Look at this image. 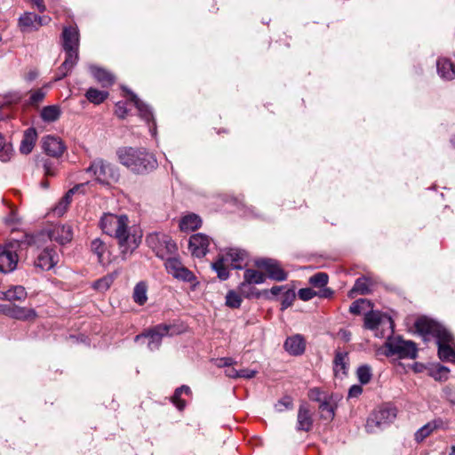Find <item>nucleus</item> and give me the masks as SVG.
I'll return each instance as SVG.
<instances>
[{
    "label": "nucleus",
    "instance_id": "14",
    "mask_svg": "<svg viewBox=\"0 0 455 455\" xmlns=\"http://www.w3.org/2000/svg\"><path fill=\"white\" fill-rule=\"evenodd\" d=\"M210 243L211 239L207 235L202 233L193 235L189 238V251L193 256L204 257L208 252Z\"/></svg>",
    "mask_w": 455,
    "mask_h": 455
},
{
    "label": "nucleus",
    "instance_id": "32",
    "mask_svg": "<svg viewBox=\"0 0 455 455\" xmlns=\"http://www.w3.org/2000/svg\"><path fill=\"white\" fill-rule=\"evenodd\" d=\"M202 224L201 218L194 213L184 216L180 221V228L182 231H194Z\"/></svg>",
    "mask_w": 455,
    "mask_h": 455
},
{
    "label": "nucleus",
    "instance_id": "12",
    "mask_svg": "<svg viewBox=\"0 0 455 455\" xmlns=\"http://www.w3.org/2000/svg\"><path fill=\"white\" fill-rule=\"evenodd\" d=\"M62 46L66 54H78L79 33L76 28L68 27L63 28Z\"/></svg>",
    "mask_w": 455,
    "mask_h": 455
},
{
    "label": "nucleus",
    "instance_id": "7",
    "mask_svg": "<svg viewBox=\"0 0 455 455\" xmlns=\"http://www.w3.org/2000/svg\"><path fill=\"white\" fill-rule=\"evenodd\" d=\"M255 265L263 268L267 276L275 281L282 282L287 279V273L283 269L281 264L273 259H259L255 261Z\"/></svg>",
    "mask_w": 455,
    "mask_h": 455
},
{
    "label": "nucleus",
    "instance_id": "40",
    "mask_svg": "<svg viewBox=\"0 0 455 455\" xmlns=\"http://www.w3.org/2000/svg\"><path fill=\"white\" fill-rule=\"evenodd\" d=\"M60 109L56 105L44 107L41 111V117L44 121L51 123L59 119Z\"/></svg>",
    "mask_w": 455,
    "mask_h": 455
},
{
    "label": "nucleus",
    "instance_id": "11",
    "mask_svg": "<svg viewBox=\"0 0 455 455\" xmlns=\"http://www.w3.org/2000/svg\"><path fill=\"white\" fill-rule=\"evenodd\" d=\"M51 20L48 16L40 17L34 12H26L19 20V24L23 31H33L47 25Z\"/></svg>",
    "mask_w": 455,
    "mask_h": 455
},
{
    "label": "nucleus",
    "instance_id": "5",
    "mask_svg": "<svg viewBox=\"0 0 455 455\" xmlns=\"http://www.w3.org/2000/svg\"><path fill=\"white\" fill-rule=\"evenodd\" d=\"M388 355H397L400 358L414 359L417 356L416 344L411 340H404L400 337L389 338L386 342Z\"/></svg>",
    "mask_w": 455,
    "mask_h": 455
},
{
    "label": "nucleus",
    "instance_id": "1",
    "mask_svg": "<svg viewBox=\"0 0 455 455\" xmlns=\"http://www.w3.org/2000/svg\"><path fill=\"white\" fill-rule=\"evenodd\" d=\"M100 227L105 234L114 236L117 240L124 259L132 254L141 242V235L130 233L129 220L126 215L105 213L100 218Z\"/></svg>",
    "mask_w": 455,
    "mask_h": 455
},
{
    "label": "nucleus",
    "instance_id": "46",
    "mask_svg": "<svg viewBox=\"0 0 455 455\" xmlns=\"http://www.w3.org/2000/svg\"><path fill=\"white\" fill-rule=\"evenodd\" d=\"M242 303V295L239 291H229L226 295V305L231 308L240 307Z\"/></svg>",
    "mask_w": 455,
    "mask_h": 455
},
{
    "label": "nucleus",
    "instance_id": "50",
    "mask_svg": "<svg viewBox=\"0 0 455 455\" xmlns=\"http://www.w3.org/2000/svg\"><path fill=\"white\" fill-rule=\"evenodd\" d=\"M183 389L189 391V387L188 386H181L175 390L174 395L172 397V402L179 410H183L186 406L185 402L180 398L181 394H183Z\"/></svg>",
    "mask_w": 455,
    "mask_h": 455
},
{
    "label": "nucleus",
    "instance_id": "23",
    "mask_svg": "<svg viewBox=\"0 0 455 455\" xmlns=\"http://www.w3.org/2000/svg\"><path fill=\"white\" fill-rule=\"evenodd\" d=\"M438 75L445 80L455 78V64L448 58H439L436 61Z\"/></svg>",
    "mask_w": 455,
    "mask_h": 455
},
{
    "label": "nucleus",
    "instance_id": "9",
    "mask_svg": "<svg viewBox=\"0 0 455 455\" xmlns=\"http://www.w3.org/2000/svg\"><path fill=\"white\" fill-rule=\"evenodd\" d=\"M416 331L421 335H432L436 339L447 330L438 323L427 317H420L415 322Z\"/></svg>",
    "mask_w": 455,
    "mask_h": 455
},
{
    "label": "nucleus",
    "instance_id": "13",
    "mask_svg": "<svg viewBox=\"0 0 455 455\" xmlns=\"http://www.w3.org/2000/svg\"><path fill=\"white\" fill-rule=\"evenodd\" d=\"M60 260L59 253L53 248H45L37 256L35 267L43 271L54 267Z\"/></svg>",
    "mask_w": 455,
    "mask_h": 455
},
{
    "label": "nucleus",
    "instance_id": "33",
    "mask_svg": "<svg viewBox=\"0 0 455 455\" xmlns=\"http://www.w3.org/2000/svg\"><path fill=\"white\" fill-rule=\"evenodd\" d=\"M36 132L34 129H28L25 132L23 139L21 140L20 146V151L22 154L28 155L29 154L36 143Z\"/></svg>",
    "mask_w": 455,
    "mask_h": 455
},
{
    "label": "nucleus",
    "instance_id": "45",
    "mask_svg": "<svg viewBox=\"0 0 455 455\" xmlns=\"http://www.w3.org/2000/svg\"><path fill=\"white\" fill-rule=\"evenodd\" d=\"M116 277V274L107 275L104 277L97 280L94 283L93 287L100 291H107L111 286Z\"/></svg>",
    "mask_w": 455,
    "mask_h": 455
},
{
    "label": "nucleus",
    "instance_id": "63",
    "mask_svg": "<svg viewBox=\"0 0 455 455\" xmlns=\"http://www.w3.org/2000/svg\"><path fill=\"white\" fill-rule=\"evenodd\" d=\"M31 2L38 9L39 12H44L46 10L44 0H31Z\"/></svg>",
    "mask_w": 455,
    "mask_h": 455
},
{
    "label": "nucleus",
    "instance_id": "56",
    "mask_svg": "<svg viewBox=\"0 0 455 455\" xmlns=\"http://www.w3.org/2000/svg\"><path fill=\"white\" fill-rule=\"evenodd\" d=\"M235 364V361L231 357H224L218 360V367H231Z\"/></svg>",
    "mask_w": 455,
    "mask_h": 455
},
{
    "label": "nucleus",
    "instance_id": "24",
    "mask_svg": "<svg viewBox=\"0 0 455 455\" xmlns=\"http://www.w3.org/2000/svg\"><path fill=\"white\" fill-rule=\"evenodd\" d=\"M90 71L95 80L99 82L103 87H109L115 84L116 77L108 70L100 67L91 66Z\"/></svg>",
    "mask_w": 455,
    "mask_h": 455
},
{
    "label": "nucleus",
    "instance_id": "15",
    "mask_svg": "<svg viewBox=\"0 0 455 455\" xmlns=\"http://www.w3.org/2000/svg\"><path fill=\"white\" fill-rule=\"evenodd\" d=\"M48 236L52 241L65 244L72 240L73 229L69 225L57 224L48 231Z\"/></svg>",
    "mask_w": 455,
    "mask_h": 455
},
{
    "label": "nucleus",
    "instance_id": "4",
    "mask_svg": "<svg viewBox=\"0 0 455 455\" xmlns=\"http://www.w3.org/2000/svg\"><path fill=\"white\" fill-rule=\"evenodd\" d=\"M147 243L161 259H167L177 251V245L173 240L163 233H154L147 236Z\"/></svg>",
    "mask_w": 455,
    "mask_h": 455
},
{
    "label": "nucleus",
    "instance_id": "55",
    "mask_svg": "<svg viewBox=\"0 0 455 455\" xmlns=\"http://www.w3.org/2000/svg\"><path fill=\"white\" fill-rule=\"evenodd\" d=\"M324 396L325 395H323V392L319 388L315 387L308 391V397L312 401L322 403Z\"/></svg>",
    "mask_w": 455,
    "mask_h": 455
},
{
    "label": "nucleus",
    "instance_id": "35",
    "mask_svg": "<svg viewBox=\"0 0 455 455\" xmlns=\"http://www.w3.org/2000/svg\"><path fill=\"white\" fill-rule=\"evenodd\" d=\"M91 251L97 256L99 262L102 263L104 260L108 259L107 254L108 253V249L101 239L95 238L91 242Z\"/></svg>",
    "mask_w": 455,
    "mask_h": 455
},
{
    "label": "nucleus",
    "instance_id": "47",
    "mask_svg": "<svg viewBox=\"0 0 455 455\" xmlns=\"http://www.w3.org/2000/svg\"><path fill=\"white\" fill-rule=\"evenodd\" d=\"M319 410L321 411V416L324 419L331 420L334 417V408L333 406L326 400V396L323 397V401L319 404Z\"/></svg>",
    "mask_w": 455,
    "mask_h": 455
},
{
    "label": "nucleus",
    "instance_id": "19",
    "mask_svg": "<svg viewBox=\"0 0 455 455\" xmlns=\"http://www.w3.org/2000/svg\"><path fill=\"white\" fill-rule=\"evenodd\" d=\"M385 323H388L392 326L393 323L390 317L379 311H371L364 316V326L369 330L378 329L379 326Z\"/></svg>",
    "mask_w": 455,
    "mask_h": 455
},
{
    "label": "nucleus",
    "instance_id": "2",
    "mask_svg": "<svg viewBox=\"0 0 455 455\" xmlns=\"http://www.w3.org/2000/svg\"><path fill=\"white\" fill-rule=\"evenodd\" d=\"M121 164L136 174H147L157 167V160L146 148L124 147L116 152Z\"/></svg>",
    "mask_w": 455,
    "mask_h": 455
},
{
    "label": "nucleus",
    "instance_id": "61",
    "mask_svg": "<svg viewBox=\"0 0 455 455\" xmlns=\"http://www.w3.org/2000/svg\"><path fill=\"white\" fill-rule=\"evenodd\" d=\"M225 374L228 378H238V371L232 366L226 369Z\"/></svg>",
    "mask_w": 455,
    "mask_h": 455
},
{
    "label": "nucleus",
    "instance_id": "41",
    "mask_svg": "<svg viewBox=\"0 0 455 455\" xmlns=\"http://www.w3.org/2000/svg\"><path fill=\"white\" fill-rule=\"evenodd\" d=\"M147 291L148 287L145 283H137L133 290V300L139 305H144L148 300Z\"/></svg>",
    "mask_w": 455,
    "mask_h": 455
},
{
    "label": "nucleus",
    "instance_id": "29",
    "mask_svg": "<svg viewBox=\"0 0 455 455\" xmlns=\"http://www.w3.org/2000/svg\"><path fill=\"white\" fill-rule=\"evenodd\" d=\"M37 316L36 312L30 307L12 306L11 318L20 321L35 320Z\"/></svg>",
    "mask_w": 455,
    "mask_h": 455
},
{
    "label": "nucleus",
    "instance_id": "42",
    "mask_svg": "<svg viewBox=\"0 0 455 455\" xmlns=\"http://www.w3.org/2000/svg\"><path fill=\"white\" fill-rule=\"evenodd\" d=\"M12 145L7 142L0 133V160L2 162H8L12 156Z\"/></svg>",
    "mask_w": 455,
    "mask_h": 455
},
{
    "label": "nucleus",
    "instance_id": "54",
    "mask_svg": "<svg viewBox=\"0 0 455 455\" xmlns=\"http://www.w3.org/2000/svg\"><path fill=\"white\" fill-rule=\"evenodd\" d=\"M128 110L124 102L119 101L116 104L115 114L117 117L124 119L127 116Z\"/></svg>",
    "mask_w": 455,
    "mask_h": 455
},
{
    "label": "nucleus",
    "instance_id": "17",
    "mask_svg": "<svg viewBox=\"0 0 455 455\" xmlns=\"http://www.w3.org/2000/svg\"><path fill=\"white\" fill-rule=\"evenodd\" d=\"M220 254L225 260L235 269L243 268V264L248 258V253L239 248H230Z\"/></svg>",
    "mask_w": 455,
    "mask_h": 455
},
{
    "label": "nucleus",
    "instance_id": "25",
    "mask_svg": "<svg viewBox=\"0 0 455 455\" xmlns=\"http://www.w3.org/2000/svg\"><path fill=\"white\" fill-rule=\"evenodd\" d=\"M285 350L292 355H299L304 353L306 343L302 336L297 334L289 337L284 342Z\"/></svg>",
    "mask_w": 455,
    "mask_h": 455
},
{
    "label": "nucleus",
    "instance_id": "51",
    "mask_svg": "<svg viewBox=\"0 0 455 455\" xmlns=\"http://www.w3.org/2000/svg\"><path fill=\"white\" fill-rule=\"evenodd\" d=\"M296 298L295 291L293 290H287L283 297L281 301V310H285L289 307H291Z\"/></svg>",
    "mask_w": 455,
    "mask_h": 455
},
{
    "label": "nucleus",
    "instance_id": "59",
    "mask_svg": "<svg viewBox=\"0 0 455 455\" xmlns=\"http://www.w3.org/2000/svg\"><path fill=\"white\" fill-rule=\"evenodd\" d=\"M361 302H363L362 299L354 301L349 307L350 313L359 315L361 313Z\"/></svg>",
    "mask_w": 455,
    "mask_h": 455
},
{
    "label": "nucleus",
    "instance_id": "49",
    "mask_svg": "<svg viewBox=\"0 0 455 455\" xmlns=\"http://www.w3.org/2000/svg\"><path fill=\"white\" fill-rule=\"evenodd\" d=\"M383 425L379 419H376V417L373 413L367 419L365 428L368 433L373 434L381 430L383 428Z\"/></svg>",
    "mask_w": 455,
    "mask_h": 455
},
{
    "label": "nucleus",
    "instance_id": "36",
    "mask_svg": "<svg viewBox=\"0 0 455 455\" xmlns=\"http://www.w3.org/2000/svg\"><path fill=\"white\" fill-rule=\"evenodd\" d=\"M228 266L229 264L221 254H220L217 259L212 264L213 270L217 273L220 280H227L229 277Z\"/></svg>",
    "mask_w": 455,
    "mask_h": 455
},
{
    "label": "nucleus",
    "instance_id": "38",
    "mask_svg": "<svg viewBox=\"0 0 455 455\" xmlns=\"http://www.w3.org/2000/svg\"><path fill=\"white\" fill-rule=\"evenodd\" d=\"M265 279L266 276L263 273L252 268H248L244 271L243 282L251 284H260L265 282Z\"/></svg>",
    "mask_w": 455,
    "mask_h": 455
},
{
    "label": "nucleus",
    "instance_id": "21",
    "mask_svg": "<svg viewBox=\"0 0 455 455\" xmlns=\"http://www.w3.org/2000/svg\"><path fill=\"white\" fill-rule=\"evenodd\" d=\"M313 427V417L306 404H300L297 416V430L308 432Z\"/></svg>",
    "mask_w": 455,
    "mask_h": 455
},
{
    "label": "nucleus",
    "instance_id": "53",
    "mask_svg": "<svg viewBox=\"0 0 455 455\" xmlns=\"http://www.w3.org/2000/svg\"><path fill=\"white\" fill-rule=\"evenodd\" d=\"M450 371L447 367L438 365L435 371L432 372V377L436 380H446Z\"/></svg>",
    "mask_w": 455,
    "mask_h": 455
},
{
    "label": "nucleus",
    "instance_id": "44",
    "mask_svg": "<svg viewBox=\"0 0 455 455\" xmlns=\"http://www.w3.org/2000/svg\"><path fill=\"white\" fill-rule=\"evenodd\" d=\"M251 283H247L242 282L237 290L239 293L245 298H259L260 296V292L256 290L255 287L252 286Z\"/></svg>",
    "mask_w": 455,
    "mask_h": 455
},
{
    "label": "nucleus",
    "instance_id": "3",
    "mask_svg": "<svg viewBox=\"0 0 455 455\" xmlns=\"http://www.w3.org/2000/svg\"><path fill=\"white\" fill-rule=\"evenodd\" d=\"M86 172L92 173L95 180L103 185L116 183L119 179V173L115 166L102 159L93 161Z\"/></svg>",
    "mask_w": 455,
    "mask_h": 455
},
{
    "label": "nucleus",
    "instance_id": "34",
    "mask_svg": "<svg viewBox=\"0 0 455 455\" xmlns=\"http://www.w3.org/2000/svg\"><path fill=\"white\" fill-rule=\"evenodd\" d=\"M372 413L376 419H379L384 427L391 423L396 417V410L395 408L381 407L375 410Z\"/></svg>",
    "mask_w": 455,
    "mask_h": 455
},
{
    "label": "nucleus",
    "instance_id": "8",
    "mask_svg": "<svg viewBox=\"0 0 455 455\" xmlns=\"http://www.w3.org/2000/svg\"><path fill=\"white\" fill-rule=\"evenodd\" d=\"M436 343L438 346L439 358L442 361L455 363V351L452 347V335L448 331L446 332H443L442 336L436 339Z\"/></svg>",
    "mask_w": 455,
    "mask_h": 455
},
{
    "label": "nucleus",
    "instance_id": "31",
    "mask_svg": "<svg viewBox=\"0 0 455 455\" xmlns=\"http://www.w3.org/2000/svg\"><path fill=\"white\" fill-rule=\"evenodd\" d=\"M27 296L26 289L21 285H13L4 291V300L10 302L23 301Z\"/></svg>",
    "mask_w": 455,
    "mask_h": 455
},
{
    "label": "nucleus",
    "instance_id": "18",
    "mask_svg": "<svg viewBox=\"0 0 455 455\" xmlns=\"http://www.w3.org/2000/svg\"><path fill=\"white\" fill-rule=\"evenodd\" d=\"M43 148L47 155L52 157H60L63 155L66 147L60 138L46 136L43 140Z\"/></svg>",
    "mask_w": 455,
    "mask_h": 455
},
{
    "label": "nucleus",
    "instance_id": "30",
    "mask_svg": "<svg viewBox=\"0 0 455 455\" xmlns=\"http://www.w3.org/2000/svg\"><path fill=\"white\" fill-rule=\"evenodd\" d=\"M124 90L126 92L127 95H129L130 100L133 102L135 107L138 108L140 116L147 122H149L153 118V115L148 107L144 104L132 92L124 87Z\"/></svg>",
    "mask_w": 455,
    "mask_h": 455
},
{
    "label": "nucleus",
    "instance_id": "10",
    "mask_svg": "<svg viewBox=\"0 0 455 455\" xmlns=\"http://www.w3.org/2000/svg\"><path fill=\"white\" fill-rule=\"evenodd\" d=\"M170 327L166 324H160L149 330L147 333H143L140 335H137L135 339L140 340L142 338H148V347L150 350L158 349L163 337L168 335Z\"/></svg>",
    "mask_w": 455,
    "mask_h": 455
},
{
    "label": "nucleus",
    "instance_id": "37",
    "mask_svg": "<svg viewBox=\"0 0 455 455\" xmlns=\"http://www.w3.org/2000/svg\"><path fill=\"white\" fill-rule=\"evenodd\" d=\"M442 420H434L431 422L427 423L425 426L420 427L416 433H415V440L418 443L422 442L425 438H427L430 434L436 428L440 427L442 425Z\"/></svg>",
    "mask_w": 455,
    "mask_h": 455
},
{
    "label": "nucleus",
    "instance_id": "57",
    "mask_svg": "<svg viewBox=\"0 0 455 455\" xmlns=\"http://www.w3.org/2000/svg\"><path fill=\"white\" fill-rule=\"evenodd\" d=\"M256 373L257 371L251 369H243L241 371H238V378L252 379L253 377H255Z\"/></svg>",
    "mask_w": 455,
    "mask_h": 455
},
{
    "label": "nucleus",
    "instance_id": "20",
    "mask_svg": "<svg viewBox=\"0 0 455 455\" xmlns=\"http://www.w3.org/2000/svg\"><path fill=\"white\" fill-rule=\"evenodd\" d=\"M86 185L87 183H81L69 189L53 208V214L58 217L62 216L68 209V206L72 201L73 195L79 191L81 188H84Z\"/></svg>",
    "mask_w": 455,
    "mask_h": 455
},
{
    "label": "nucleus",
    "instance_id": "43",
    "mask_svg": "<svg viewBox=\"0 0 455 455\" xmlns=\"http://www.w3.org/2000/svg\"><path fill=\"white\" fill-rule=\"evenodd\" d=\"M328 281L329 276L326 273L318 272L309 278L308 283L314 287L323 289L327 288Z\"/></svg>",
    "mask_w": 455,
    "mask_h": 455
},
{
    "label": "nucleus",
    "instance_id": "52",
    "mask_svg": "<svg viewBox=\"0 0 455 455\" xmlns=\"http://www.w3.org/2000/svg\"><path fill=\"white\" fill-rule=\"evenodd\" d=\"M45 97V92L42 89L30 92L28 103L33 106L38 105Z\"/></svg>",
    "mask_w": 455,
    "mask_h": 455
},
{
    "label": "nucleus",
    "instance_id": "62",
    "mask_svg": "<svg viewBox=\"0 0 455 455\" xmlns=\"http://www.w3.org/2000/svg\"><path fill=\"white\" fill-rule=\"evenodd\" d=\"M12 306L0 305V314L11 317Z\"/></svg>",
    "mask_w": 455,
    "mask_h": 455
},
{
    "label": "nucleus",
    "instance_id": "26",
    "mask_svg": "<svg viewBox=\"0 0 455 455\" xmlns=\"http://www.w3.org/2000/svg\"><path fill=\"white\" fill-rule=\"evenodd\" d=\"M79 59L78 54H66L64 62L58 68L54 81H59L67 76L72 68L76 65Z\"/></svg>",
    "mask_w": 455,
    "mask_h": 455
},
{
    "label": "nucleus",
    "instance_id": "58",
    "mask_svg": "<svg viewBox=\"0 0 455 455\" xmlns=\"http://www.w3.org/2000/svg\"><path fill=\"white\" fill-rule=\"evenodd\" d=\"M363 392V388L359 385H354L349 388L348 396L349 397H357Z\"/></svg>",
    "mask_w": 455,
    "mask_h": 455
},
{
    "label": "nucleus",
    "instance_id": "16",
    "mask_svg": "<svg viewBox=\"0 0 455 455\" xmlns=\"http://www.w3.org/2000/svg\"><path fill=\"white\" fill-rule=\"evenodd\" d=\"M18 263V255L11 246H4L0 251V271L10 273L13 271Z\"/></svg>",
    "mask_w": 455,
    "mask_h": 455
},
{
    "label": "nucleus",
    "instance_id": "6",
    "mask_svg": "<svg viewBox=\"0 0 455 455\" xmlns=\"http://www.w3.org/2000/svg\"><path fill=\"white\" fill-rule=\"evenodd\" d=\"M164 266L167 272L175 279L191 283L193 290L198 285L196 276L178 258H167Z\"/></svg>",
    "mask_w": 455,
    "mask_h": 455
},
{
    "label": "nucleus",
    "instance_id": "60",
    "mask_svg": "<svg viewBox=\"0 0 455 455\" xmlns=\"http://www.w3.org/2000/svg\"><path fill=\"white\" fill-rule=\"evenodd\" d=\"M20 100V96L17 93L11 94L5 98V103L7 104H15Z\"/></svg>",
    "mask_w": 455,
    "mask_h": 455
},
{
    "label": "nucleus",
    "instance_id": "28",
    "mask_svg": "<svg viewBox=\"0 0 455 455\" xmlns=\"http://www.w3.org/2000/svg\"><path fill=\"white\" fill-rule=\"evenodd\" d=\"M372 282L367 277H360L356 279L354 287L349 291V296L354 297V294H368L372 291Z\"/></svg>",
    "mask_w": 455,
    "mask_h": 455
},
{
    "label": "nucleus",
    "instance_id": "39",
    "mask_svg": "<svg viewBox=\"0 0 455 455\" xmlns=\"http://www.w3.org/2000/svg\"><path fill=\"white\" fill-rule=\"evenodd\" d=\"M85 97L91 103L99 105L108 97V92L105 91H100L98 89L92 87L87 90Z\"/></svg>",
    "mask_w": 455,
    "mask_h": 455
},
{
    "label": "nucleus",
    "instance_id": "48",
    "mask_svg": "<svg viewBox=\"0 0 455 455\" xmlns=\"http://www.w3.org/2000/svg\"><path fill=\"white\" fill-rule=\"evenodd\" d=\"M356 374L361 384H367L372 377L371 368L368 365H362L357 369Z\"/></svg>",
    "mask_w": 455,
    "mask_h": 455
},
{
    "label": "nucleus",
    "instance_id": "27",
    "mask_svg": "<svg viewBox=\"0 0 455 455\" xmlns=\"http://www.w3.org/2000/svg\"><path fill=\"white\" fill-rule=\"evenodd\" d=\"M333 295V291L331 288L321 289L318 292L311 288H302L299 290L298 296L303 301H307L315 296L320 298H331Z\"/></svg>",
    "mask_w": 455,
    "mask_h": 455
},
{
    "label": "nucleus",
    "instance_id": "22",
    "mask_svg": "<svg viewBox=\"0 0 455 455\" xmlns=\"http://www.w3.org/2000/svg\"><path fill=\"white\" fill-rule=\"evenodd\" d=\"M348 369V354L337 350L333 360V371L335 377L343 378L347 376Z\"/></svg>",
    "mask_w": 455,
    "mask_h": 455
},
{
    "label": "nucleus",
    "instance_id": "64",
    "mask_svg": "<svg viewBox=\"0 0 455 455\" xmlns=\"http://www.w3.org/2000/svg\"><path fill=\"white\" fill-rule=\"evenodd\" d=\"M18 222L17 215L14 212H12L10 215L5 219V223L8 225H12Z\"/></svg>",
    "mask_w": 455,
    "mask_h": 455
}]
</instances>
